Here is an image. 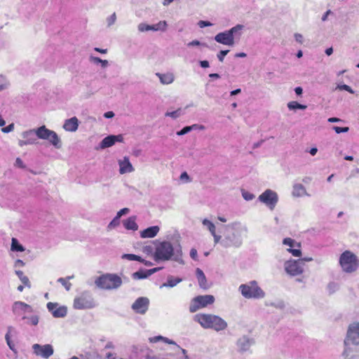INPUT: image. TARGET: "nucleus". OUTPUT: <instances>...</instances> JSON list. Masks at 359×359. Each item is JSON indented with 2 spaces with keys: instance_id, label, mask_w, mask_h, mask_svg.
<instances>
[{
  "instance_id": "de8ad7c7",
  "label": "nucleus",
  "mask_w": 359,
  "mask_h": 359,
  "mask_svg": "<svg viewBox=\"0 0 359 359\" xmlns=\"http://www.w3.org/2000/svg\"><path fill=\"white\" fill-rule=\"evenodd\" d=\"M332 129L337 134H339L341 133H347L349 130V128L348 127L341 128V127H339V126H333Z\"/></svg>"
},
{
  "instance_id": "473e14b6",
  "label": "nucleus",
  "mask_w": 359,
  "mask_h": 359,
  "mask_svg": "<svg viewBox=\"0 0 359 359\" xmlns=\"http://www.w3.org/2000/svg\"><path fill=\"white\" fill-rule=\"evenodd\" d=\"M11 250L14 252H23L25 250L24 247L19 243L18 241L13 238L11 241Z\"/></svg>"
},
{
  "instance_id": "0e129e2a",
  "label": "nucleus",
  "mask_w": 359,
  "mask_h": 359,
  "mask_svg": "<svg viewBox=\"0 0 359 359\" xmlns=\"http://www.w3.org/2000/svg\"><path fill=\"white\" fill-rule=\"evenodd\" d=\"M180 180H185L187 182H189V177L188 174L186 172H184L180 175Z\"/></svg>"
},
{
  "instance_id": "4d7b16f0",
  "label": "nucleus",
  "mask_w": 359,
  "mask_h": 359,
  "mask_svg": "<svg viewBox=\"0 0 359 359\" xmlns=\"http://www.w3.org/2000/svg\"><path fill=\"white\" fill-rule=\"evenodd\" d=\"M190 257L194 260H197L198 259V252H197L196 249H195V248H191V250H190Z\"/></svg>"
},
{
  "instance_id": "72a5a7b5",
  "label": "nucleus",
  "mask_w": 359,
  "mask_h": 359,
  "mask_svg": "<svg viewBox=\"0 0 359 359\" xmlns=\"http://www.w3.org/2000/svg\"><path fill=\"white\" fill-rule=\"evenodd\" d=\"M148 272L147 270H140L132 274V278L135 280H140L148 278Z\"/></svg>"
},
{
  "instance_id": "393cba45",
  "label": "nucleus",
  "mask_w": 359,
  "mask_h": 359,
  "mask_svg": "<svg viewBox=\"0 0 359 359\" xmlns=\"http://www.w3.org/2000/svg\"><path fill=\"white\" fill-rule=\"evenodd\" d=\"M292 195L294 197L308 196L306 188L302 184H294L292 187Z\"/></svg>"
},
{
  "instance_id": "774afa93",
  "label": "nucleus",
  "mask_w": 359,
  "mask_h": 359,
  "mask_svg": "<svg viewBox=\"0 0 359 359\" xmlns=\"http://www.w3.org/2000/svg\"><path fill=\"white\" fill-rule=\"evenodd\" d=\"M200 65L203 68H208L209 67V62L207 60L200 61Z\"/></svg>"
},
{
  "instance_id": "dca6fc26",
  "label": "nucleus",
  "mask_w": 359,
  "mask_h": 359,
  "mask_svg": "<svg viewBox=\"0 0 359 359\" xmlns=\"http://www.w3.org/2000/svg\"><path fill=\"white\" fill-rule=\"evenodd\" d=\"M149 300L147 297L137 298L132 305V309L137 313L144 314L148 310Z\"/></svg>"
},
{
  "instance_id": "39448f33",
  "label": "nucleus",
  "mask_w": 359,
  "mask_h": 359,
  "mask_svg": "<svg viewBox=\"0 0 359 359\" xmlns=\"http://www.w3.org/2000/svg\"><path fill=\"white\" fill-rule=\"evenodd\" d=\"M95 286L103 290H118L123 284L121 277L116 273H107L95 279Z\"/></svg>"
},
{
  "instance_id": "c9c22d12",
  "label": "nucleus",
  "mask_w": 359,
  "mask_h": 359,
  "mask_svg": "<svg viewBox=\"0 0 359 359\" xmlns=\"http://www.w3.org/2000/svg\"><path fill=\"white\" fill-rule=\"evenodd\" d=\"M287 107L290 110L294 109H306L307 106L298 103L296 101H292L288 102Z\"/></svg>"
},
{
  "instance_id": "9d476101",
  "label": "nucleus",
  "mask_w": 359,
  "mask_h": 359,
  "mask_svg": "<svg viewBox=\"0 0 359 359\" xmlns=\"http://www.w3.org/2000/svg\"><path fill=\"white\" fill-rule=\"evenodd\" d=\"M215 297L212 294L198 295L191 301L189 311L195 313L197 311L212 305L215 302Z\"/></svg>"
},
{
  "instance_id": "338daca9",
  "label": "nucleus",
  "mask_w": 359,
  "mask_h": 359,
  "mask_svg": "<svg viewBox=\"0 0 359 359\" xmlns=\"http://www.w3.org/2000/svg\"><path fill=\"white\" fill-rule=\"evenodd\" d=\"M114 116V113L113 111H107L104 114V117L107 118H113Z\"/></svg>"
},
{
  "instance_id": "2eb2a0df",
  "label": "nucleus",
  "mask_w": 359,
  "mask_h": 359,
  "mask_svg": "<svg viewBox=\"0 0 359 359\" xmlns=\"http://www.w3.org/2000/svg\"><path fill=\"white\" fill-rule=\"evenodd\" d=\"M284 267L286 273L292 276L299 275L304 271L302 260H288L285 262Z\"/></svg>"
},
{
  "instance_id": "20e7f679",
  "label": "nucleus",
  "mask_w": 359,
  "mask_h": 359,
  "mask_svg": "<svg viewBox=\"0 0 359 359\" xmlns=\"http://www.w3.org/2000/svg\"><path fill=\"white\" fill-rule=\"evenodd\" d=\"M197 322L204 329H211L216 332L226 329L228 324L220 316L211 313H198L194 316Z\"/></svg>"
},
{
  "instance_id": "603ef678",
  "label": "nucleus",
  "mask_w": 359,
  "mask_h": 359,
  "mask_svg": "<svg viewBox=\"0 0 359 359\" xmlns=\"http://www.w3.org/2000/svg\"><path fill=\"white\" fill-rule=\"evenodd\" d=\"M14 130V123H11L8 126L2 128L1 131L4 133H8Z\"/></svg>"
},
{
  "instance_id": "69168bd1",
  "label": "nucleus",
  "mask_w": 359,
  "mask_h": 359,
  "mask_svg": "<svg viewBox=\"0 0 359 359\" xmlns=\"http://www.w3.org/2000/svg\"><path fill=\"white\" fill-rule=\"evenodd\" d=\"M25 265V263L21 259H17L15 262V267H20V266H23Z\"/></svg>"
},
{
  "instance_id": "13d9d810",
  "label": "nucleus",
  "mask_w": 359,
  "mask_h": 359,
  "mask_svg": "<svg viewBox=\"0 0 359 359\" xmlns=\"http://www.w3.org/2000/svg\"><path fill=\"white\" fill-rule=\"evenodd\" d=\"M198 25L201 28H203L205 27L211 26L212 24L208 21L200 20Z\"/></svg>"
},
{
  "instance_id": "6e6d98bb",
  "label": "nucleus",
  "mask_w": 359,
  "mask_h": 359,
  "mask_svg": "<svg viewBox=\"0 0 359 359\" xmlns=\"http://www.w3.org/2000/svg\"><path fill=\"white\" fill-rule=\"evenodd\" d=\"M189 128H191V131L194 130H205V126L203 125H199V124H193L191 126H189Z\"/></svg>"
},
{
  "instance_id": "052dcab7",
  "label": "nucleus",
  "mask_w": 359,
  "mask_h": 359,
  "mask_svg": "<svg viewBox=\"0 0 359 359\" xmlns=\"http://www.w3.org/2000/svg\"><path fill=\"white\" fill-rule=\"evenodd\" d=\"M294 37L297 42H298L299 43H303V36L301 34L296 33V34H294Z\"/></svg>"
},
{
  "instance_id": "7ed1b4c3",
  "label": "nucleus",
  "mask_w": 359,
  "mask_h": 359,
  "mask_svg": "<svg viewBox=\"0 0 359 359\" xmlns=\"http://www.w3.org/2000/svg\"><path fill=\"white\" fill-rule=\"evenodd\" d=\"M153 258L156 262L173 260L180 264H184L181 247L175 249L169 241L158 242L156 245Z\"/></svg>"
},
{
  "instance_id": "a211bd4d",
  "label": "nucleus",
  "mask_w": 359,
  "mask_h": 359,
  "mask_svg": "<svg viewBox=\"0 0 359 359\" xmlns=\"http://www.w3.org/2000/svg\"><path fill=\"white\" fill-rule=\"evenodd\" d=\"M283 243L285 245L289 247L287 250L290 252L294 257H300L302 255L300 248V243L296 242L291 238H285L283 241Z\"/></svg>"
},
{
  "instance_id": "a19ab883",
  "label": "nucleus",
  "mask_w": 359,
  "mask_h": 359,
  "mask_svg": "<svg viewBox=\"0 0 359 359\" xmlns=\"http://www.w3.org/2000/svg\"><path fill=\"white\" fill-rule=\"evenodd\" d=\"M119 224H120V218L118 217L117 216H115V217L107 225V229L111 230V229L117 227Z\"/></svg>"
},
{
  "instance_id": "79ce46f5",
  "label": "nucleus",
  "mask_w": 359,
  "mask_h": 359,
  "mask_svg": "<svg viewBox=\"0 0 359 359\" xmlns=\"http://www.w3.org/2000/svg\"><path fill=\"white\" fill-rule=\"evenodd\" d=\"M27 320V323L32 325H36L39 323V316L36 315L32 316L30 317H27L25 319Z\"/></svg>"
},
{
  "instance_id": "412c9836",
  "label": "nucleus",
  "mask_w": 359,
  "mask_h": 359,
  "mask_svg": "<svg viewBox=\"0 0 359 359\" xmlns=\"http://www.w3.org/2000/svg\"><path fill=\"white\" fill-rule=\"evenodd\" d=\"M79 120L76 116L66 119L63 124V129L68 132H75L79 127Z\"/></svg>"
},
{
  "instance_id": "f3484780",
  "label": "nucleus",
  "mask_w": 359,
  "mask_h": 359,
  "mask_svg": "<svg viewBox=\"0 0 359 359\" xmlns=\"http://www.w3.org/2000/svg\"><path fill=\"white\" fill-rule=\"evenodd\" d=\"M48 310L52 313L54 318H64L67 313V309L65 306H60L57 303L48 302Z\"/></svg>"
},
{
  "instance_id": "f704fd0d",
  "label": "nucleus",
  "mask_w": 359,
  "mask_h": 359,
  "mask_svg": "<svg viewBox=\"0 0 359 359\" xmlns=\"http://www.w3.org/2000/svg\"><path fill=\"white\" fill-rule=\"evenodd\" d=\"M15 273L22 281V283L27 287H31V284L27 276H25L22 271H15Z\"/></svg>"
},
{
  "instance_id": "2f4dec72",
  "label": "nucleus",
  "mask_w": 359,
  "mask_h": 359,
  "mask_svg": "<svg viewBox=\"0 0 359 359\" xmlns=\"http://www.w3.org/2000/svg\"><path fill=\"white\" fill-rule=\"evenodd\" d=\"M13 332H15V330L13 327H8V330H7V332L5 335V339H6V343L8 344V346H9V348L12 350V351H14V348H15V345L11 341V336Z\"/></svg>"
},
{
  "instance_id": "4468645a",
  "label": "nucleus",
  "mask_w": 359,
  "mask_h": 359,
  "mask_svg": "<svg viewBox=\"0 0 359 359\" xmlns=\"http://www.w3.org/2000/svg\"><path fill=\"white\" fill-rule=\"evenodd\" d=\"M32 348L34 355L44 359L49 358L54 353L53 347L50 344L41 345L34 344L32 345Z\"/></svg>"
},
{
  "instance_id": "423d86ee",
  "label": "nucleus",
  "mask_w": 359,
  "mask_h": 359,
  "mask_svg": "<svg viewBox=\"0 0 359 359\" xmlns=\"http://www.w3.org/2000/svg\"><path fill=\"white\" fill-rule=\"evenodd\" d=\"M244 26L242 25H237L229 30L219 32L215 36V40L223 45L233 46L235 43L234 38H240L242 34V31Z\"/></svg>"
},
{
  "instance_id": "49530a36",
  "label": "nucleus",
  "mask_w": 359,
  "mask_h": 359,
  "mask_svg": "<svg viewBox=\"0 0 359 359\" xmlns=\"http://www.w3.org/2000/svg\"><path fill=\"white\" fill-rule=\"evenodd\" d=\"M242 196H243V198L248 201L252 200L255 197L253 194L248 192L247 191H243Z\"/></svg>"
},
{
  "instance_id": "4be33fe9",
  "label": "nucleus",
  "mask_w": 359,
  "mask_h": 359,
  "mask_svg": "<svg viewBox=\"0 0 359 359\" xmlns=\"http://www.w3.org/2000/svg\"><path fill=\"white\" fill-rule=\"evenodd\" d=\"M160 228L158 226H152L147 228L140 232V237L142 238H154L159 232Z\"/></svg>"
},
{
  "instance_id": "1a4fd4ad",
  "label": "nucleus",
  "mask_w": 359,
  "mask_h": 359,
  "mask_svg": "<svg viewBox=\"0 0 359 359\" xmlns=\"http://www.w3.org/2000/svg\"><path fill=\"white\" fill-rule=\"evenodd\" d=\"M95 302L89 291H83L74 299L73 306L75 309L85 310L95 307Z\"/></svg>"
},
{
  "instance_id": "ea45409f",
  "label": "nucleus",
  "mask_w": 359,
  "mask_h": 359,
  "mask_svg": "<svg viewBox=\"0 0 359 359\" xmlns=\"http://www.w3.org/2000/svg\"><path fill=\"white\" fill-rule=\"evenodd\" d=\"M187 46L189 48L191 47H208V45L205 43H202L198 40H193L187 43Z\"/></svg>"
},
{
  "instance_id": "37998d69",
  "label": "nucleus",
  "mask_w": 359,
  "mask_h": 359,
  "mask_svg": "<svg viewBox=\"0 0 359 359\" xmlns=\"http://www.w3.org/2000/svg\"><path fill=\"white\" fill-rule=\"evenodd\" d=\"M137 29L140 32L151 31V25L142 22L138 25Z\"/></svg>"
},
{
  "instance_id": "6e6552de",
  "label": "nucleus",
  "mask_w": 359,
  "mask_h": 359,
  "mask_svg": "<svg viewBox=\"0 0 359 359\" xmlns=\"http://www.w3.org/2000/svg\"><path fill=\"white\" fill-rule=\"evenodd\" d=\"M339 264L341 270L347 273H351L358 269L357 256L350 250L342 252L339 259Z\"/></svg>"
},
{
  "instance_id": "e433bc0d",
  "label": "nucleus",
  "mask_w": 359,
  "mask_h": 359,
  "mask_svg": "<svg viewBox=\"0 0 359 359\" xmlns=\"http://www.w3.org/2000/svg\"><path fill=\"white\" fill-rule=\"evenodd\" d=\"M90 61L95 64H100L103 68H105L108 66L109 62L106 60H102L98 57L90 56Z\"/></svg>"
},
{
  "instance_id": "bf43d9fd",
  "label": "nucleus",
  "mask_w": 359,
  "mask_h": 359,
  "mask_svg": "<svg viewBox=\"0 0 359 359\" xmlns=\"http://www.w3.org/2000/svg\"><path fill=\"white\" fill-rule=\"evenodd\" d=\"M15 165L19 168H23L25 167L23 161H22L21 158H17L16 160H15Z\"/></svg>"
},
{
  "instance_id": "5fc2aeb1",
  "label": "nucleus",
  "mask_w": 359,
  "mask_h": 359,
  "mask_svg": "<svg viewBox=\"0 0 359 359\" xmlns=\"http://www.w3.org/2000/svg\"><path fill=\"white\" fill-rule=\"evenodd\" d=\"M7 81L3 76H0V90H4L7 87Z\"/></svg>"
},
{
  "instance_id": "a878e982",
  "label": "nucleus",
  "mask_w": 359,
  "mask_h": 359,
  "mask_svg": "<svg viewBox=\"0 0 359 359\" xmlns=\"http://www.w3.org/2000/svg\"><path fill=\"white\" fill-rule=\"evenodd\" d=\"M123 224L127 230L136 231L138 229V225L136 223V217L132 216L123 221Z\"/></svg>"
},
{
  "instance_id": "ddd939ff",
  "label": "nucleus",
  "mask_w": 359,
  "mask_h": 359,
  "mask_svg": "<svg viewBox=\"0 0 359 359\" xmlns=\"http://www.w3.org/2000/svg\"><path fill=\"white\" fill-rule=\"evenodd\" d=\"M259 201L268 206L271 210H273L276 205L278 196L276 192L271 189H266L258 198Z\"/></svg>"
},
{
  "instance_id": "0eeeda50",
  "label": "nucleus",
  "mask_w": 359,
  "mask_h": 359,
  "mask_svg": "<svg viewBox=\"0 0 359 359\" xmlns=\"http://www.w3.org/2000/svg\"><path fill=\"white\" fill-rule=\"evenodd\" d=\"M238 290L246 299H262L265 297V292L258 285L256 280H251L246 284H241Z\"/></svg>"
},
{
  "instance_id": "5701e85b",
  "label": "nucleus",
  "mask_w": 359,
  "mask_h": 359,
  "mask_svg": "<svg viewBox=\"0 0 359 359\" xmlns=\"http://www.w3.org/2000/svg\"><path fill=\"white\" fill-rule=\"evenodd\" d=\"M156 76L159 79L160 82L163 85H169L175 81V75L172 72L167 73H156Z\"/></svg>"
},
{
  "instance_id": "58836bf2",
  "label": "nucleus",
  "mask_w": 359,
  "mask_h": 359,
  "mask_svg": "<svg viewBox=\"0 0 359 359\" xmlns=\"http://www.w3.org/2000/svg\"><path fill=\"white\" fill-rule=\"evenodd\" d=\"M121 258L123 259H128L129 261H142V258L141 257L133 254H123L121 256Z\"/></svg>"
},
{
  "instance_id": "09e8293b",
  "label": "nucleus",
  "mask_w": 359,
  "mask_h": 359,
  "mask_svg": "<svg viewBox=\"0 0 359 359\" xmlns=\"http://www.w3.org/2000/svg\"><path fill=\"white\" fill-rule=\"evenodd\" d=\"M229 52V50H220L218 53H217V58L218 60L220 61V62H223L224 61V57L228 54V53Z\"/></svg>"
},
{
  "instance_id": "e2e57ef3",
  "label": "nucleus",
  "mask_w": 359,
  "mask_h": 359,
  "mask_svg": "<svg viewBox=\"0 0 359 359\" xmlns=\"http://www.w3.org/2000/svg\"><path fill=\"white\" fill-rule=\"evenodd\" d=\"M107 358L108 359H123L122 358H119L117 356L116 353H109L107 354Z\"/></svg>"
},
{
  "instance_id": "c85d7f7f",
  "label": "nucleus",
  "mask_w": 359,
  "mask_h": 359,
  "mask_svg": "<svg viewBox=\"0 0 359 359\" xmlns=\"http://www.w3.org/2000/svg\"><path fill=\"white\" fill-rule=\"evenodd\" d=\"M182 279L180 278H174L172 276H168L167 279V282L163 283L161 285V288L164 287H173L177 285L178 283L182 282Z\"/></svg>"
},
{
  "instance_id": "c03bdc74",
  "label": "nucleus",
  "mask_w": 359,
  "mask_h": 359,
  "mask_svg": "<svg viewBox=\"0 0 359 359\" xmlns=\"http://www.w3.org/2000/svg\"><path fill=\"white\" fill-rule=\"evenodd\" d=\"M336 89H339L340 90H346L350 93L353 94L355 92L354 90L348 85L346 84H338L337 86Z\"/></svg>"
},
{
  "instance_id": "8fccbe9b",
  "label": "nucleus",
  "mask_w": 359,
  "mask_h": 359,
  "mask_svg": "<svg viewBox=\"0 0 359 359\" xmlns=\"http://www.w3.org/2000/svg\"><path fill=\"white\" fill-rule=\"evenodd\" d=\"M116 20V13H114L113 14H111L109 18H107V25L108 26H111L113 24H114L115 21Z\"/></svg>"
},
{
  "instance_id": "c756f323",
  "label": "nucleus",
  "mask_w": 359,
  "mask_h": 359,
  "mask_svg": "<svg viewBox=\"0 0 359 359\" xmlns=\"http://www.w3.org/2000/svg\"><path fill=\"white\" fill-rule=\"evenodd\" d=\"M168 24L165 20L159 21L158 23L155 25H151V31L154 32H165L167 29Z\"/></svg>"
},
{
  "instance_id": "4c0bfd02",
  "label": "nucleus",
  "mask_w": 359,
  "mask_h": 359,
  "mask_svg": "<svg viewBox=\"0 0 359 359\" xmlns=\"http://www.w3.org/2000/svg\"><path fill=\"white\" fill-rule=\"evenodd\" d=\"M182 114H183V112H182V109L179 108L177 110L173 111H167L165 114V116L171 117L173 119H176V118H179Z\"/></svg>"
},
{
  "instance_id": "f03ea898",
  "label": "nucleus",
  "mask_w": 359,
  "mask_h": 359,
  "mask_svg": "<svg viewBox=\"0 0 359 359\" xmlns=\"http://www.w3.org/2000/svg\"><path fill=\"white\" fill-rule=\"evenodd\" d=\"M22 139L18 140V145L22 147L26 145L36 144L37 139L47 140L56 149L62 147V141L57 134L46 127L41 126L37 128L25 130L21 133Z\"/></svg>"
},
{
  "instance_id": "9b49d317",
  "label": "nucleus",
  "mask_w": 359,
  "mask_h": 359,
  "mask_svg": "<svg viewBox=\"0 0 359 359\" xmlns=\"http://www.w3.org/2000/svg\"><path fill=\"white\" fill-rule=\"evenodd\" d=\"M345 346L359 345V322L351 323L347 329L346 336L344 339Z\"/></svg>"
},
{
  "instance_id": "7c9ffc66",
  "label": "nucleus",
  "mask_w": 359,
  "mask_h": 359,
  "mask_svg": "<svg viewBox=\"0 0 359 359\" xmlns=\"http://www.w3.org/2000/svg\"><path fill=\"white\" fill-rule=\"evenodd\" d=\"M159 341H162L168 344H173L175 345L176 346H177L174 341L161 335L149 338V341L151 343H156Z\"/></svg>"
},
{
  "instance_id": "a18cd8bd",
  "label": "nucleus",
  "mask_w": 359,
  "mask_h": 359,
  "mask_svg": "<svg viewBox=\"0 0 359 359\" xmlns=\"http://www.w3.org/2000/svg\"><path fill=\"white\" fill-rule=\"evenodd\" d=\"M57 281L60 283L67 291H69L71 289L72 284L69 282H68V280L66 278H58Z\"/></svg>"
},
{
  "instance_id": "b1692460",
  "label": "nucleus",
  "mask_w": 359,
  "mask_h": 359,
  "mask_svg": "<svg viewBox=\"0 0 359 359\" xmlns=\"http://www.w3.org/2000/svg\"><path fill=\"white\" fill-rule=\"evenodd\" d=\"M196 275L199 286L203 289H208L209 285L203 271L201 269L197 268L196 270Z\"/></svg>"
},
{
  "instance_id": "864d4df0",
  "label": "nucleus",
  "mask_w": 359,
  "mask_h": 359,
  "mask_svg": "<svg viewBox=\"0 0 359 359\" xmlns=\"http://www.w3.org/2000/svg\"><path fill=\"white\" fill-rule=\"evenodd\" d=\"M191 132V128L189 126H185L181 130L177 132V135L179 136L184 135L188 133Z\"/></svg>"
},
{
  "instance_id": "cd10ccee",
  "label": "nucleus",
  "mask_w": 359,
  "mask_h": 359,
  "mask_svg": "<svg viewBox=\"0 0 359 359\" xmlns=\"http://www.w3.org/2000/svg\"><path fill=\"white\" fill-rule=\"evenodd\" d=\"M251 344L252 341L245 336L241 337L238 341V346L243 351L248 350Z\"/></svg>"
},
{
  "instance_id": "bb28decb",
  "label": "nucleus",
  "mask_w": 359,
  "mask_h": 359,
  "mask_svg": "<svg viewBox=\"0 0 359 359\" xmlns=\"http://www.w3.org/2000/svg\"><path fill=\"white\" fill-rule=\"evenodd\" d=\"M202 224L204 226L207 227L209 230L210 233L213 237L214 241L218 239V234L216 233V226L209 219H204L202 221Z\"/></svg>"
},
{
  "instance_id": "6ab92c4d",
  "label": "nucleus",
  "mask_w": 359,
  "mask_h": 359,
  "mask_svg": "<svg viewBox=\"0 0 359 359\" xmlns=\"http://www.w3.org/2000/svg\"><path fill=\"white\" fill-rule=\"evenodd\" d=\"M123 141V137L122 135H111L104 137L100 143V148L102 149L110 147L113 146L116 142H122Z\"/></svg>"
},
{
  "instance_id": "f257e3e1",
  "label": "nucleus",
  "mask_w": 359,
  "mask_h": 359,
  "mask_svg": "<svg viewBox=\"0 0 359 359\" xmlns=\"http://www.w3.org/2000/svg\"><path fill=\"white\" fill-rule=\"evenodd\" d=\"M222 235L214 243L219 244L224 248H238L243 244V235L247 233L248 228L239 222H234L222 226Z\"/></svg>"
},
{
  "instance_id": "aec40b11",
  "label": "nucleus",
  "mask_w": 359,
  "mask_h": 359,
  "mask_svg": "<svg viewBox=\"0 0 359 359\" xmlns=\"http://www.w3.org/2000/svg\"><path fill=\"white\" fill-rule=\"evenodd\" d=\"M118 164L119 166V173L121 175L130 173L135 170L128 156H124L123 158L118 159Z\"/></svg>"
},
{
  "instance_id": "3c124183",
  "label": "nucleus",
  "mask_w": 359,
  "mask_h": 359,
  "mask_svg": "<svg viewBox=\"0 0 359 359\" xmlns=\"http://www.w3.org/2000/svg\"><path fill=\"white\" fill-rule=\"evenodd\" d=\"M130 209L128 208H124L121 210H120L117 213L116 215L118 217L121 218L123 215H127L129 213Z\"/></svg>"
},
{
  "instance_id": "680f3d73",
  "label": "nucleus",
  "mask_w": 359,
  "mask_h": 359,
  "mask_svg": "<svg viewBox=\"0 0 359 359\" xmlns=\"http://www.w3.org/2000/svg\"><path fill=\"white\" fill-rule=\"evenodd\" d=\"M162 268L161 267H156L151 269L147 270L148 272V275L150 276L151 275L154 274V273L160 271Z\"/></svg>"
},
{
  "instance_id": "f8f14e48",
  "label": "nucleus",
  "mask_w": 359,
  "mask_h": 359,
  "mask_svg": "<svg viewBox=\"0 0 359 359\" xmlns=\"http://www.w3.org/2000/svg\"><path fill=\"white\" fill-rule=\"evenodd\" d=\"M11 310L16 318L22 320H25L27 318L26 315L33 311L30 305L20 301L15 302L12 305Z\"/></svg>"
}]
</instances>
